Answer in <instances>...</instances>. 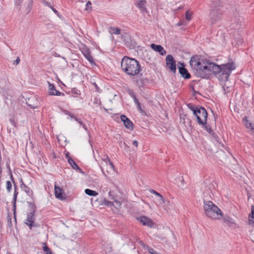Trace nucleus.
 I'll use <instances>...</instances> for the list:
<instances>
[{
  "label": "nucleus",
  "mask_w": 254,
  "mask_h": 254,
  "mask_svg": "<svg viewBox=\"0 0 254 254\" xmlns=\"http://www.w3.org/2000/svg\"><path fill=\"white\" fill-rule=\"evenodd\" d=\"M82 53L85 58L90 63H93V58L90 54V52L88 49H85L82 51Z\"/></svg>",
  "instance_id": "obj_20"
},
{
  "label": "nucleus",
  "mask_w": 254,
  "mask_h": 254,
  "mask_svg": "<svg viewBox=\"0 0 254 254\" xmlns=\"http://www.w3.org/2000/svg\"><path fill=\"white\" fill-rule=\"evenodd\" d=\"M16 188H17V186L15 185H14V192L13 198V211H14L13 213H14V219H15V222H16V217H15L16 201L17 196V195L18 193V191L16 190Z\"/></svg>",
  "instance_id": "obj_18"
},
{
  "label": "nucleus",
  "mask_w": 254,
  "mask_h": 254,
  "mask_svg": "<svg viewBox=\"0 0 254 254\" xmlns=\"http://www.w3.org/2000/svg\"><path fill=\"white\" fill-rule=\"evenodd\" d=\"M149 191L151 193L157 195L158 198L157 199V201L159 204L161 205L164 203V199L163 197V196L160 193L153 190H149Z\"/></svg>",
  "instance_id": "obj_19"
},
{
  "label": "nucleus",
  "mask_w": 254,
  "mask_h": 254,
  "mask_svg": "<svg viewBox=\"0 0 254 254\" xmlns=\"http://www.w3.org/2000/svg\"><path fill=\"white\" fill-rule=\"evenodd\" d=\"M124 144L125 145V149H129V146L127 145L125 143H124Z\"/></svg>",
  "instance_id": "obj_57"
},
{
  "label": "nucleus",
  "mask_w": 254,
  "mask_h": 254,
  "mask_svg": "<svg viewBox=\"0 0 254 254\" xmlns=\"http://www.w3.org/2000/svg\"><path fill=\"white\" fill-rule=\"evenodd\" d=\"M235 68L233 62L218 65L214 63L206 61L203 62L200 67L195 71L196 76L201 78H210L212 74H214L217 78L222 82L227 81L232 71Z\"/></svg>",
  "instance_id": "obj_1"
},
{
  "label": "nucleus",
  "mask_w": 254,
  "mask_h": 254,
  "mask_svg": "<svg viewBox=\"0 0 254 254\" xmlns=\"http://www.w3.org/2000/svg\"><path fill=\"white\" fill-rule=\"evenodd\" d=\"M223 91L224 92V93H227V92H228V89L229 88L228 87H225V86L222 87Z\"/></svg>",
  "instance_id": "obj_50"
},
{
  "label": "nucleus",
  "mask_w": 254,
  "mask_h": 254,
  "mask_svg": "<svg viewBox=\"0 0 254 254\" xmlns=\"http://www.w3.org/2000/svg\"><path fill=\"white\" fill-rule=\"evenodd\" d=\"M136 105L137 106V109L139 110V111L143 115H144L145 114V112L143 110V109H142L141 107V104L140 103V102L139 103H137V104H136Z\"/></svg>",
  "instance_id": "obj_37"
},
{
  "label": "nucleus",
  "mask_w": 254,
  "mask_h": 254,
  "mask_svg": "<svg viewBox=\"0 0 254 254\" xmlns=\"http://www.w3.org/2000/svg\"><path fill=\"white\" fill-rule=\"evenodd\" d=\"M40 1L44 5H46L49 7H51L52 5L46 0H40Z\"/></svg>",
  "instance_id": "obj_41"
},
{
  "label": "nucleus",
  "mask_w": 254,
  "mask_h": 254,
  "mask_svg": "<svg viewBox=\"0 0 254 254\" xmlns=\"http://www.w3.org/2000/svg\"><path fill=\"white\" fill-rule=\"evenodd\" d=\"M27 203L29 207L30 208L31 212H36V207L35 204L30 201H27Z\"/></svg>",
  "instance_id": "obj_28"
},
{
  "label": "nucleus",
  "mask_w": 254,
  "mask_h": 254,
  "mask_svg": "<svg viewBox=\"0 0 254 254\" xmlns=\"http://www.w3.org/2000/svg\"><path fill=\"white\" fill-rule=\"evenodd\" d=\"M133 99V101H134V102L135 104H137V103H139V102L138 101V100H137V99L136 98V96L135 95L134 96H133V97H132Z\"/></svg>",
  "instance_id": "obj_48"
},
{
  "label": "nucleus",
  "mask_w": 254,
  "mask_h": 254,
  "mask_svg": "<svg viewBox=\"0 0 254 254\" xmlns=\"http://www.w3.org/2000/svg\"><path fill=\"white\" fill-rule=\"evenodd\" d=\"M209 14L210 21L212 24H215L219 20L222 15L221 8H211Z\"/></svg>",
  "instance_id": "obj_5"
},
{
  "label": "nucleus",
  "mask_w": 254,
  "mask_h": 254,
  "mask_svg": "<svg viewBox=\"0 0 254 254\" xmlns=\"http://www.w3.org/2000/svg\"><path fill=\"white\" fill-rule=\"evenodd\" d=\"M64 113L66 115H70L71 114V112H70L69 111H64Z\"/></svg>",
  "instance_id": "obj_56"
},
{
  "label": "nucleus",
  "mask_w": 254,
  "mask_h": 254,
  "mask_svg": "<svg viewBox=\"0 0 254 254\" xmlns=\"http://www.w3.org/2000/svg\"><path fill=\"white\" fill-rule=\"evenodd\" d=\"M9 121L10 122V123L13 125V126H15V123L14 122V121L13 119H9Z\"/></svg>",
  "instance_id": "obj_52"
},
{
  "label": "nucleus",
  "mask_w": 254,
  "mask_h": 254,
  "mask_svg": "<svg viewBox=\"0 0 254 254\" xmlns=\"http://www.w3.org/2000/svg\"><path fill=\"white\" fill-rule=\"evenodd\" d=\"M190 63L191 67L195 70L202 64V63L198 61L195 57H193L191 58Z\"/></svg>",
  "instance_id": "obj_13"
},
{
  "label": "nucleus",
  "mask_w": 254,
  "mask_h": 254,
  "mask_svg": "<svg viewBox=\"0 0 254 254\" xmlns=\"http://www.w3.org/2000/svg\"><path fill=\"white\" fill-rule=\"evenodd\" d=\"M132 144L137 147L138 145V142L136 140H134L132 142Z\"/></svg>",
  "instance_id": "obj_53"
},
{
  "label": "nucleus",
  "mask_w": 254,
  "mask_h": 254,
  "mask_svg": "<svg viewBox=\"0 0 254 254\" xmlns=\"http://www.w3.org/2000/svg\"><path fill=\"white\" fill-rule=\"evenodd\" d=\"M7 226L9 228L11 227L12 226V222H11V218L9 213L7 214Z\"/></svg>",
  "instance_id": "obj_36"
},
{
  "label": "nucleus",
  "mask_w": 254,
  "mask_h": 254,
  "mask_svg": "<svg viewBox=\"0 0 254 254\" xmlns=\"http://www.w3.org/2000/svg\"><path fill=\"white\" fill-rule=\"evenodd\" d=\"M28 106H30L31 108H33V109H34V108H35V107H32V105H29H29H28Z\"/></svg>",
  "instance_id": "obj_58"
},
{
  "label": "nucleus",
  "mask_w": 254,
  "mask_h": 254,
  "mask_svg": "<svg viewBox=\"0 0 254 254\" xmlns=\"http://www.w3.org/2000/svg\"><path fill=\"white\" fill-rule=\"evenodd\" d=\"M211 134H212L213 137H214V138L215 139V140L216 141H219V137L216 133L212 132Z\"/></svg>",
  "instance_id": "obj_45"
},
{
  "label": "nucleus",
  "mask_w": 254,
  "mask_h": 254,
  "mask_svg": "<svg viewBox=\"0 0 254 254\" xmlns=\"http://www.w3.org/2000/svg\"><path fill=\"white\" fill-rule=\"evenodd\" d=\"M133 99V101H134V102L135 104H137V103H139V102L138 101V100H137V99L136 98V96L135 95L134 96H133V97H132Z\"/></svg>",
  "instance_id": "obj_47"
},
{
  "label": "nucleus",
  "mask_w": 254,
  "mask_h": 254,
  "mask_svg": "<svg viewBox=\"0 0 254 254\" xmlns=\"http://www.w3.org/2000/svg\"><path fill=\"white\" fill-rule=\"evenodd\" d=\"M20 186L21 189L22 190H23L27 193V194L28 196H29L31 197H32V196L33 195L32 190L24 184V183L22 181V180H21L20 181Z\"/></svg>",
  "instance_id": "obj_17"
},
{
  "label": "nucleus",
  "mask_w": 254,
  "mask_h": 254,
  "mask_svg": "<svg viewBox=\"0 0 254 254\" xmlns=\"http://www.w3.org/2000/svg\"><path fill=\"white\" fill-rule=\"evenodd\" d=\"M69 116H70V117L72 119H74L75 120V118H77L76 116L73 115L71 113V114L70 115H69Z\"/></svg>",
  "instance_id": "obj_55"
},
{
  "label": "nucleus",
  "mask_w": 254,
  "mask_h": 254,
  "mask_svg": "<svg viewBox=\"0 0 254 254\" xmlns=\"http://www.w3.org/2000/svg\"><path fill=\"white\" fill-rule=\"evenodd\" d=\"M50 8L56 14H57L58 16H59V12L54 7H53L52 5H51Z\"/></svg>",
  "instance_id": "obj_44"
},
{
  "label": "nucleus",
  "mask_w": 254,
  "mask_h": 254,
  "mask_svg": "<svg viewBox=\"0 0 254 254\" xmlns=\"http://www.w3.org/2000/svg\"><path fill=\"white\" fill-rule=\"evenodd\" d=\"M128 94L131 97H133L135 95L132 90H130L128 92Z\"/></svg>",
  "instance_id": "obj_49"
},
{
  "label": "nucleus",
  "mask_w": 254,
  "mask_h": 254,
  "mask_svg": "<svg viewBox=\"0 0 254 254\" xmlns=\"http://www.w3.org/2000/svg\"><path fill=\"white\" fill-rule=\"evenodd\" d=\"M166 61L168 67L173 73H175L176 71V64L174 57L171 55H168L166 58Z\"/></svg>",
  "instance_id": "obj_6"
},
{
  "label": "nucleus",
  "mask_w": 254,
  "mask_h": 254,
  "mask_svg": "<svg viewBox=\"0 0 254 254\" xmlns=\"http://www.w3.org/2000/svg\"><path fill=\"white\" fill-rule=\"evenodd\" d=\"M202 127L205 128V130L210 134H211L212 132H213V131L211 128V127H210L209 125H207V123H206V124H205V125L204 126H202Z\"/></svg>",
  "instance_id": "obj_34"
},
{
  "label": "nucleus",
  "mask_w": 254,
  "mask_h": 254,
  "mask_svg": "<svg viewBox=\"0 0 254 254\" xmlns=\"http://www.w3.org/2000/svg\"><path fill=\"white\" fill-rule=\"evenodd\" d=\"M121 67L125 72L131 76L140 75L141 70L140 64L136 59L127 56L124 57L121 61Z\"/></svg>",
  "instance_id": "obj_2"
},
{
  "label": "nucleus",
  "mask_w": 254,
  "mask_h": 254,
  "mask_svg": "<svg viewBox=\"0 0 254 254\" xmlns=\"http://www.w3.org/2000/svg\"><path fill=\"white\" fill-rule=\"evenodd\" d=\"M104 203L107 206L112 207L113 206V201L105 200Z\"/></svg>",
  "instance_id": "obj_40"
},
{
  "label": "nucleus",
  "mask_w": 254,
  "mask_h": 254,
  "mask_svg": "<svg viewBox=\"0 0 254 254\" xmlns=\"http://www.w3.org/2000/svg\"><path fill=\"white\" fill-rule=\"evenodd\" d=\"M85 193L89 196H96L98 194V193L96 191L88 189L85 190Z\"/></svg>",
  "instance_id": "obj_26"
},
{
  "label": "nucleus",
  "mask_w": 254,
  "mask_h": 254,
  "mask_svg": "<svg viewBox=\"0 0 254 254\" xmlns=\"http://www.w3.org/2000/svg\"><path fill=\"white\" fill-rule=\"evenodd\" d=\"M20 61V58L19 57H17L16 60L14 61L13 64L17 65L19 63Z\"/></svg>",
  "instance_id": "obj_46"
},
{
  "label": "nucleus",
  "mask_w": 254,
  "mask_h": 254,
  "mask_svg": "<svg viewBox=\"0 0 254 254\" xmlns=\"http://www.w3.org/2000/svg\"><path fill=\"white\" fill-rule=\"evenodd\" d=\"M181 66H179V71L183 77L185 79H189L190 78V74L188 70L185 67V65L183 63H179Z\"/></svg>",
  "instance_id": "obj_9"
},
{
  "label": "nucleus",
  "mask_w": 254,
  "mask_h": 254,
  "mask_svg": "<svg viewBox=\"0 0 254 254\" xmlns=\"http://www.w3.org/2000/svg\"><path fill=\"white\" fill-rule=\"evenodd\" d=\"M148 252L151 254H159L157 251L152 248H149L148 249Z\"/></svg>",
  "instance_id": "obj_42"
},
{
  "label": "nucleus",
  "mask_w": 254,
  "mask_h": 254,
  "mask_svg": "<svg viewBox=\"0 0 254 254\" xmlns=\"http://www.w3.org/2000/svg\"><path fill=\"white\" fill-rule=\"evenodd\" d=\"M205 184L206 186H205V189L204 190V194L205 196L207 195L211 196V194H213V191L214 190V187L213 184L210 183H207V182H205Z\"/></svg>",
  "instance_id": "obj_11"
},
{
  "label": "nucleus",
  "mask_w": 254,
  "mask_h": 254,
  "mask_svg": "<svg viewBox=\"0 0 254 254\" xmlns=\"http://www.w3.org/2000/svg\"><path fill=\"white\" fill-rule=\"evenodd\" d=\"M75 121H77L81 126H82L83 128H84L86 130H87L86 126L82 122L81 119H78L77 117V118H75Z\"/></svg>",
  "instance_id": "obj_33"
},
{
  "label": "nucleus",
  "mask_w": 254,
  "mask_h": 254,
  "mask_svg": "<svg viewBox=\"0 0 254 254\" xmlns=\"http://www.w3.org/2000/svg\"><path fill=\"white\" fill-rule=\"evenodd\" d=\"M121 205L122 204L120 201L118 200H114V201H113V206H114L115 208L119 209L121 208Z\"/></svg>",
  "instance_id": "obj_32"
},
{
  "label": "nucleus",
  "mask_w": 254,
  "mask_h": 254,
  "mask_svg": "<svg viewBox=\"0 0 254 254\" xmlns=\"http://www.w3.org/2000/svg\"><path fill=\"white\" fill-rule=\"evenodd\" d=\"M210 5L211 8H222L219 0H211Z\"/></svg>",
  "instance_id": "obj_22"
},
{
  "label": "nucleus",
  "mask_w": 254,
  "mask_h": 254,
  "mask_svg": "<svg viewBox=\"0 0 254 254\" xmlns=\"http://www.w3.org/2000/svg\"><path fill=\"white\" fill-rule=\"evenodd\" d=\"M147 79L146 78H145V79L139 78L136 80V83L138 86L142 87L143 86V85L145 83V81H147Z\"/></svg>",
  "instance_id": "obj_29"
},
{
  "label": "nucleus",
  "mask_w": 254,
  "mask_h": 254,
  "mask_svg": "<svg viewBox=\"0 0 254 254\" xmlns=\"http://www.w3.org/2000/svg\"><path fill=\"white\" fill-rule=\"evenodd\" d=\"M136 219L144 226H147L150 228L153 227L155 225V223L151 219L145 216H140L137 217Z\"/></svg>",
  "instance_id": "obj_7"
},
{
  "label": "nucleus",
  "mask_w": 254,
  "mask_h": 254,
  "mask_svg": "<svg viewBox=\"0 0 254 254\" xmlns=\"http://www.w3.org/2000/svg\"><path fill=\"white\" fill-rule=\"evenodd\" d=\"M184 180L183 177H182V179H181L182 183H183L184 182Z\"/></svg>",
  "instance_id": "obj_59"
},
{
  "label": "nucleus",
  "mask_w": 254,
  "mask_h": 254,
  "mask_svg": "<svg viewBox=\"0 0 254 254\" xmlns=\"http://www.w3.org/2000/svg\"><path fill=\"white\" fill-rule=\"evenodd\" d=\"M186 16V19L187 20H190L191 19V12L189 11V10L187 11L186 12L185 14Z\"/></svg>",
  "instance_id": "obj_39"
},
{
  "label": "nucleus",
  "mask_w": 254,
  "mask_h": 254,
  "mask_svg": "<svg viewBox=\"0 0 254 254\" xmlns=\"http://www.w3.org/2000/svg\"><path fill=\"white\" fill-rule=\"evenodd\" d=\"M28 5H27V9H28L27 13H28L30 11V10L32 8L33 0H28Z\"/></svg>",
  "instance_id": "obj_35"
},
{
  "label": "nucleus",
  "mask_w": 254,
  "mask_h": 254,
  "mask_svg": "<svg viewBox=\"0 0 254 254\" xmlns=\"http://www.w3.org/2000/svg\"><path fill=\"white\" fill-rule=\"evenodd\" d=\"M150 47L153 50L158 52L162 56L165 55L166 54V52L161 45L152 44L150 45Z\"/></svg>",
  "instance_id": "obj_15"
},
{
  "label": "nucleus",
  "mask_w": 254,
  "mask_h": 254,
  "mask_svg": "<svg viewBox=\"0 0 254 254\" xmlns=\"http://www.w3.org/2000/svg\"><path fill=\"white\" fill-rule=\"evenodd\" d=\"M55 194L56 197L60 200H63L65 198L63 195L64 191L63 189L56 184L55 185Z\"/></svg>",
  "instance_id": "obj_12"
},
{
  "label": "nucleus",
  "mask_w": 254,
  "mask_h": 254,
  "mask_svg": "<svg viewBox=\"0 0 254 254\" xmlns=\"http://www.w3.org/2000/svg\"><path fill=\"white\" fill-rule=\"evenodd\" d=\"M34 212H31L27 214V219H26L25 224L31 229L32 227H37V225L34 223L35 220Z\"/></svg>",
  "instance_id": "obj_8"
},
{
  "label": "nucleus",
  "mask_w": 254,
  "mask_h": 254,
  "mask_svg": "<svg viewBox=\"0 0 254 254\" xmlns=\"http://www.w3.org/2000/svg\"><path fill=\"white\" fill-rule=\"evenodd\" d=\"M22 2V0H15L14 1V4L18 10L21 9L20 5Z\"/></svg>",
  "instance_id": "obj_31"
},
{
  "label": "nucleus",
  "mask_w": 254,
  "mask_h": 254,
  "mask_svg": "<svg viewBox=\"0 0 254 254\" xmlns=\"http://www.w3.org/2000/svg\"><path fill=\"white\" fill-rule=\"evenodd\" d=\"M109 32L112 34L118 35L120 34L121 29L118 27H111L109 28Z\"/></svg>",
  "instance_id": "obj_24"
},
{
  "label": "nucleus",
  "mask_w": 254,
  "mask_h": 254,
  "mask_svg": "<svg viewBox=\"0 0 254 254\" xmlns=\"http://www.w3.org/2000/svg\"><path fill=\"white\" fill-rule=\"evenodd\" d=\"M11 179H12H12H13V177H12V175H11Z\"/></svg>",
  "instance_id": "obj_61"
},
{
  "label": "nucleus",
  "mask_w": 254,
  "mask_h": 254,
  "mask_svg": "<svg viewBox=\"0 0 254 254\" xmlns=\"http://www.w3.org/2000/svg\"><path fill=\"white\" fill-rule=\"evenodd\" d=\"M224 222L229 226H232L234 224V221L233 219L229 216L225 215L223 218Z\"/></svg>",
  "instance_id": "obj_23"
},
{
  "label": "nucleus",
  "mask_w": 254,
  "mask_h": 254,
  "mask_svg": "<svg viewBox=\"0 0 254 254\" xmlns=\"http://www.w3.org/2000/svg\"><path fill=\"white\" fill-rule=\"evenodd\" d=\"M121 119L123 122L125 126L130 130L133 129V125L130 120L127 118V117L124 115H122L121 116Z\"/></svg>",
  "instance_id": "obj_10"
},
{
  "label": "nucleus",
  "mask_w": 254,
  "mask_h": 254,
  "mask_svg": "<svg viewBox=\"0 0 254 254\" xmlns=\"http://www.w3.org/2000/svg\"><path fill=\"white\" fill-rule=\"evenodd\" d=\"M145 0H138L135 2V5L140 9L142 12H146L147 9L145 6Z\"/></svg>",
  "instance_id": "obj_16"
},
{
  "label": "nucleus",
  "mask_w": 254,
  "mask_h": 254,
  "mask_svg": "<svg viewBox=\"0 0 254 254\" xmlns=\"http://www.w3.org/2000/svg\"><path fill=\"white\" fill-rule=\"evenodd\" d=\"M251 218H249L250 224L254 225V206H252Z\"/></svg>",
  "instance_id": "obj_27"
},
{
  "label": "nucleus",
  "mask_w": 254,
  "mask_h": 254,
  "mask_svg": "<svg viewBox=\"0 0 254 254\" xmlns=\"http://www.w3.org/2000/svg\"><path fill=\"white\" fill-rule=\"evenodd\" d=\"M49 84V94L51 95H57L60 96L61 95H64V93H61V92L55 89V87L54 85L52 83H51L48 82Z\"/></svg>",
  "instance_id": "obj_14"
},
{
  "label": "nucleus",
  "mask_w": 254,
  "mask_h": 254,
  "mask_svg": "<svg viewBox=\"0 0 254 254\" xmlns=\"http://www.w3.org/2000/svg\"><path fill=\"white\" fill-rule=\"evenodd\" d=\"M6 189L8 192H10L12 189V184L9 181H6Z\"/></svg>",
  "instance_id": "obj_38"
},
{
  "label": "nucleus",
  "mask_w": 254,
  "mask_h": 254,
  "mask_svg": "<svg viewBox=\"0 0 254 254\" xmlns=\"http://www.w3.org/2000/svg\"><path fill=\"white\" fill-rule=\"evenodd\" d=\"M187 107L193 112V115L196 118V121L199 125L204 126L206 124L208 114L204 107L191 103L188 104Z\"/></svg>",
  "instance_id": "obj_3"
},
{
  "label": "nucleus",
  "mask_w": 254,
  "mask_h": 254,
  "mask_svg": "<svg viewBox=\"0 0 254 254\" xmlns=\"http://www.w3.org/2000/svg\"><path fill=\"white\" fill-rule=\"evenodd\" d=\"M243 122L244 124L245 125V126L247 128L253 129L252 124L248 120V118L247 117H245L243 119Z\"/></svg>",
  "instance_id": "obj_25"
},
{
  "label": "nucleus",
  "mask_w": 254,
  "mask_h": 254,
  "mask_svg": "<svg viewBox=\"0 0 254 254\" xmlns=\"http://www.w3.org/2000/svg\"><path fill=\"white\" fill-rule=\"evenodd\" d=\"M109 165L111 168L113 169L114 168V166L113 162L109 161Z\"/></svg>",
  "instance_id": "obj_54"
},
{
  "label": "nucleus",
  "mask_w": 254,
  "mask_h": 254,
  "mask_svg": "<svg viewBox=\"0 0 254 254\" xmlns=\"http://www.w3.org/2000/svg\"><path fill=\"white\" fill-rule=\"evenodd\" d=\"M94 85H95V86L96 87V88H97V84H96V83H94Z\"/></svg>",
  "instance_id": "obj_60"
},
{
  "label": "nucleus",
  "mask_w": 254,
  "mask_h": 254,
  "mask_svg": "<svg viewBox=\"0 0 254 254\" xmlns=\"http://www.w3.org/2000/svg\"><path fill=\"white\" fill-rule=\"evenodd\" d=\"M204 210L206 215L211 219H220L222 217L221 210L212 201L204 200Z\"/></svg>",
  "instance_id": "obj_4"
},
{
  "label": "nucleus",
  "mask_w": 254,
  "mask_h": 254,
  "mask_svg": "<svg viewBox=\"0 0 254 254\" xmlns=\"http://www.w3.org/2000/svg\"><path fill=\"white\" fill-rule=\"evenodd\" d=\"M44 246L43 247V251L46 254H53L51 249L45 244H43Z\"/></svg>",
  "instance_id": "obj_30"
},
{
  "label": "nucleus",
  "mask_w": 254,
  "mask_h": 254,
  "mask_svg": "<svg viewBox=\"0 0 254 254\" xmlns=\"http://www.w3.org/2000/svg\"><path fill=\"white\" fill-rule=\"evenodd\" d=\"M65 158L67 159V160L68 161V159H72L70 156H69V152H67L65 154Z\"/></svg>",
  "instance_id": "obj_51"
},
{
  "label": "nucleus",
  "mask_w": 254,
  "mask_h": 254,
  "mask_svg": "<svg viewBox=\"0 0 254 254\" xmlns=\"http://www.w3.org/2000/svg\"><path fill=\"white\" fill-rule=\"evenodd\" d=\"M68 162L72 169L78 171L79 172H82L81 169L72 159H69Z\"/></svg>",
  "instance_id": "obj_21"
},
{
  "label": "nucleus",
  "mask_w": 254,
  "mask_h": 254,
  "mask_svg": "<svg viewBox=\"0 0 254 254\" xmlns=\"http://www.w3.org/2000/svg\"><path fill=\"white\" fill-rule=\"evenodd\" d=\"M91 2L89 1H88L86 4V8H85V9L86 10L89 9H91Z\"/></svg>",
  "instance_id": "obj_43"
}]
</instances>
